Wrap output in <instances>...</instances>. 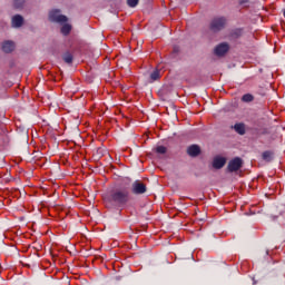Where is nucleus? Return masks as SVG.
I'll return each mask as SVG.
<instances>
[{"instance_id":"nucleus-7","label":"nucleus","mask_w":285,"mask_h":285,"mask_svg":"<svg viewBox=\"0 0 285 285\" xmlns=\"http://www.w3.org/2000/svg\"><path fill=\"white\" fill-rule=\"evenodd\" d=\"M244 35V28H235L229 31L228 39L229 41H237Z\"/></svg>"},{"instance_id":"nucleus-20","label":"nucleus","mask_w":285,"mask_h":285,"mask_svg":"<svg viewBox=\"0 0 285 285\" xmlns=\"http://www.w3.org/2000/svg\"><path fill=\"white\" fill-rule=\"evenodd\" d=\"M160 75H159V70H155L150 73V79L151 81H157V79H159Z\"/></svg>"},{"instance_id":"nucleus-21","label":"nucleus","mask_w":285,"mask_h":285,"mask_svg":"<svg viewBox=\"0 0 285 285\" xmlns=\"http://www.w3.org/2000/svg\"><path fill=\"white\" fill-rule=\"evenodd\" d=\"M129 8H136L139 3V0H127Z\"/></svg>"},{"instance_id":"nucleus-4","label":"nucleus","mask_w":285,"mask_h":285,"mask_svg":"<svg viewBox=\"0 0 285 285\" xmlns=\"http://www.w3.org/2000/svg\"><path fill=\"white\" fill-rule=\"evenodd\" d=\"M148 190V187H146V184H144L141 180H135L131 184V193L134 195H144Z\"/></svg>"},{"instance_id":"nucleus-12","label":"nucleus","mask_w":285,"mask_h":285,"mask_svg":"<svg viewBox=\"0 0 285 285\" xmlns=\"http://www.w3.org/2000/svg\"><path fill=\"white\" fill-rule=\"evenodd\" d=\"M226 166V157L216 156L215 157V169L219 170Z\"/></svg>"},{"instance_id":"nucleus-18","label":"nucleus","mask_w":285,"mask_h":285,"mask_svg":"<svg viewBox=\"0 0 285 285\" xmlns=\"http://www.w3.org/2000/svg\"><path fill=\"white\" fill-rule=\"evenodd\" d=\"M26 3V0H13V8L16 10H21Z\"/></svg>"},{"instance_id":"nucleus-23","label":"nucleus","mask_w":285,"mask_h":285,"mask_svg":"<svg viewBox=\"0 0 285 285\" xmlns=\"http://www.w3.org/2000/svg\"><path fill=\"white\" fill-rule=\"evenodd\" d=\"M173 55H174V57H175L176 55H179V47H178V46H175V47H174V49H173Z\"/></svg>"},{"instance_id":"nucleus-10","label":"nucleus","mask_w":285,"mask_h":285,"mask_svg":"<svg viewBox=\"0 0 285 285\" xmlns=\"http://www.w3.org/2000/svg\"><path fill=\"white\" fill-rule=\"evenodd\" d=\"M11 26L12 28H21L23 26V16L16 14L11 19Z\"/></svg>"},{"instance_id":"nucleus-26","label":"nucleus","mask_w":285,"mask_h":285,"mask_svg":"<svg viewBox=\"0 0 285 285\" xmlns=\"http://www.w3.org/2000/svg\"><path fill=\"white\" fill-rule=\"evenodd\" d=\"M41 150H43V145H41Z\"/></svg>"},{"instance_id":"nucleus-9","label":"nucleus","mask_w":285,"mask_h":285,"mask_svg":"<svg viewBox=\"0 0 285 285\" xmlns=\"http://www.w3.org/2000/svg\"><path fill=\"white\" fill-rule=\"evenodd\" d=\"M187 155L189 157H199L202 155V148L197 145H191L187 148Z\"/></svg>"},{"instance_id":"nucleus-17","label":"nucleus","mask_w":285,"mask_h":285,"mask_svg":"<svg viewBox=\"0 0 285 285\" xmlns=\"http://www.w3.org/2000/svg\"><path fill=\"white\" fill-rule=\"evenodd\" d=\"M62 59H63L65 63H72L75 58H73L72 53H70V51H67L62 55Z\"/></svg>"},{"instance_id":"nucleus-8","label":"nucleus","mask_w":285,"mask_h":285,"mask_svg":"<svg viewBox=\"0 0 285 285\" xmlns=\"http://www.w3.org/2000/svg\"><path fill=\"white\" fill-rule=\"evenodd\" d=\"M226 23H228L226 17L215 18V31L219 32V30H224V28H226Z\"/></svg>"},{"instance_id":"nucleus-24","label":"nucleus","mask_w":285,"mask_h":285,"mask_svg":"<svg viewBox=\"0 0 285 285\" xmlns=\"http://www.w3.org/2000/svg\"><path fill=\"white\" fill-rule=\"evenodd\" d=\"M212 167L215 168V159L212 160Z\"/></svg>"},{"instance_id":"nucleus-3","label":"nucleus","mask_w":285,"mask_h":285,"mask_svg":"<svg viewBox=\"0 0 285 285\" xmlns=\"http://www.w3.org/2000/svg\"><path fill=\"white\" fill-rule=\"evenodd\" d=\"M244 166V159L240 157H235L232 160H229L227 165V173H237L238 170H242Z\"/></svg>"},{"instance_id":"nucleus-16","label":"nucleus","mask_w":285,"mask_h":285,"mask_svg":"<svg viewBox=\"0 0 285 285\" xmlns=\"http://www.w3.org/2000/svg\"><path fill=\"white\" fill-rule=\"evenodd\" d=\"M240 100L244 104H250V101H255V96H253L252 94H245L243 95V97L240 98Z\"/></svg>"},{"instance_id":"nucleus-27","label":"nucleus","mask_w":285,"mask_h":285,"mask_svg":"<svg viewBox=\"0 0 285 285\" xmlns=\"http://www.w3.org/2000/svg\"><path fill=\"white\" fill-rule=\"evenodd\" d=\"M240 3H246V1H240Z\"/></svg>"},{"instance_id":"nucleus-1","label":"nucleus","mask_w":285,"mask_h":285,"mask_svg":"<svg viewBox=\"0 0 285 285\" xmlns=\"http://www.w3.org/2000/svg\"><path fill=\"white\" fill-rule=\"evenodd\" d=\"M128 202H130V191L127 188H116L105 196L107 206L124 208Z\"/></svg>"},{"instance_id":"nucleus-14","label":"nucleus","mask_w":285,"mask_h":285,"mask_svg":"<svg viewBox=\"0 0 285 285\" xmlns=\"http://www.w3.org/2000/svg\"><path fill=\"white\" fill-rule=\"evenodd\" d=\"M234 130H236L238 135H246V126L243 122L234 125Z\"/></svg>"},{"instance_id":"nucleus-25","label":"nucleus","mask_w":285,"mask_h":285,"mask_svg":"<svg viewBox=\"0 0 285 285\" xmlns=\"http://www.w3.org/2000/svg\"><path fill=\"white\" fill-rule=\"evenodd\" d=\"M3 150V145H0V151Z\"/></svg>"},{"instance_id":"nucleus-22","label":"nucleus","mask_w":285,"mask_h":285,"mask_svg":"<svg viewBox=\"0 0 285 285\" xmlns=\"http://www.w3.org/2000/svg\"><path fill=\"white\" fill-rule=\"evenodd\" d=\"M28 139H29V136H28V131H23L22 132V144H28Z\"/></svg>"},{"instance_id":"nucleus-15","label":"nucleus","mask_w":285,"mask_h":285,"mask_svg":"<svg viewBox=\"0 0 285 285\" xmlns=\"http://www.w3.org/2000/svg\"><path fill=\"white\" fill-rule=\"evenodd\" d=\"M71 31L72 26H70L69 23H65L60 29L61 35H63L65 37H68V35H70Z\"/></svg>"},{"instance_id":"nucleus-5","label":"nucleus","mask_w":285,"mask_h":285,"mask_svg":"<svg viewBox=\"0 0 285 285\" xmlns=\"http://www.w3.org/2000/svg\"><path fill=\"white\" fill-rule=\"evenodd\" d=\"M203 37H205V39H208L209 41H213L215 39V20H210V22L205 26L203 30Z\"/></svg>"},{"instance_id":"nucleus-2","label":"nucleus","mask_w":285,"mask_h":285,"mask_svg":"<svg viewBox=\"0 0 285 285\" xmlns=\"http://www.w3.org/2000/svg\"><path fill=\"white\" fill-rule=\"evenodd\" d=\"M49 21L52 23H66L68 21V17L61 14V10L53 9L49 12Z\"/></svg>"},{"instance_id":"nucleus-11","label":"nucleus","mask_w":285,"mask_h":285,"mask_svg":"<svg viewBox=\"0 0 285 285\" xmlns=\"http://www.w3.org/2000/svg\"><path fill=\"white\" fill-rule=\"evenodd\" d=\"M2 50L7 55H10V52L14 51V42L12 40H7V41L2 42Z\"/></svg>"},{"instance_id":"nucleus-19","label":"nucleus","mask_w":285,"mask_h":285,"mask_svg":"<svg viewBox=\"0 0 285 285\" xmlns=\"http://www.w3.org/2000/svg\"><path fill=\"white\" fill-rule=\"evenodd\" d=\"M167 150L168 149L165 146H157L155 148V151L158 153V155H166Z\"/></svg>"},{"instance_id":"nucleus-13","label":"nucleus","mask_w":285,"mask_h":285,"mask_svg":"<svg viewBox=\"0 0 285 285\" xmlns=\"http://www.w3.org/2000/svg\"><path fill=\"white\" fill-rule=\"evenodd\" d=\"M263 161H273L275 159V151L266 150L262 154Z\"/></svg>"},{"instance_id":"nucleus-6","label":"nucleus","mask_w":285,"mask_h":285,"mask_svg":"<svg viewBox=\"0 0 285 285\" xmlns=\"http://www.w3.org/2000/svg\"><path fill=\"white\" fill-rule=\"evenodd\" d=\"M229 50H230V45H228V42H220L215 47V56L226 57Z\"/></svg>"}]
</instances>
